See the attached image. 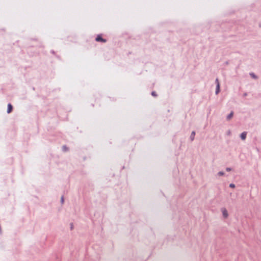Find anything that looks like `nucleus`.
<instances>
[{"mask_svg": "<svg viewBox=\"0 0 261 261\" xmlns=\"http://www.w3.org/2000/svg\"><path fill=\"white\" fill-rule=\"evenodd\" d=\"M96 41L97 42H106V40L103 39L101 36L98 35L96 38Z\"/></svg>", "mask_w": 261, "mask_h": 261, "instance_id": "f257e3e1", "label": "nucleus"}, {"mask_svg": "<svg viewBox=\"0 0 261 261\" xmlns=\"http://www.w3.org/2000/svg\"><path fill=\"white\" fill-rule=\"evenodd\" d=\"M222 212L223 216L225 218H227L228 217V212H227V210H226V208H222Z\"/></svg>", "mask_w": 261, "mask_h": 261, "instance_id": "f03ea898", "label": "nucleus"}, {"mask_svg": "<svg viewBox=\"0 0 261 261\" xmlns=\"http://www.w3.org/2000/svg\"><path fill=\"white\" fill-rule=\"evenodd\" d=\"M12 109H13L12 106L10 103H9L8 105L7 113H10L12 112Z\"/></svg>", "mask_w": 261, "mask_h": 261, "instance_id": "7ed1b4c3", "label": "nucleus"}, {"mask_svg": "<svg viewBox=\"0 0 261 261\" xmlns=\"http://www.w3.org/2000/svg\"><path fill=\"white\" fill-rule=\"evenodd\" d=\"M246 135H247V133L246 132L242 133L241 134V138L243 140H245L246 138Z\"/></svg>", "mask_w": 261, "mask_h": 261, "instance_id": "20e7f679", "label": "nucleus"}, {"mask_svg": "<svg viewBox=\"0 0 261 261\" xmlns=\"http://www.w3.org/2000/svg\"><path fill=\"white\" fill-rule=\"evenodd\" d=\"M220 91V84L219 82H218L216 87V93L218 94Z\"/></svg>", "mask_w": 261, "mask_h": 261, "instance_id": "39448f33", "label": "nucleus"}, {"mask_svg": "<svg viewBox=\"0 0 261 261\" xmlns=\"http://www.w3.org/2000/svg\"><path fill=\"white\" fill-rule=\"evenodd\" d=\"M233 113L231 112L230 114L227 116V119L230 120L233 116Z\"/></svg>", "mask_w": 261, "mask_h": 261, "instance_id": "423d86ee", "label": "nucleus"}, {"mask_svg": "<svg viewBox=\"0 0 261 261\" xmlns=\"http://www.w3.org/2000/svg\"><path fill=\"white\" fill-rule=\"evenodd\" d=\"M195 135V132H192L191 135V139L192 141H193L194 140Z\"/></svg>", "mask_w": 261, "mask_h": 261, "instance_id": "0eeeda50", "label": "nucleus"}, {"mask_svg": "<svg viewBox=\"0 0 261 261\" xmlns=\"http://www.w3.org/2000/svg\"><path fill=\"white\" fill-rule=\"evenodd\" d=\"M224 174V172H219L218 173V175H219V176H222V175H223Z\"/></svg>", "mask_w": 261, "mask_h": 261, "instance_id": "6e6552de", "label": "nucleus"}, {"mask_svg": "<svg viewBox=\"0 0 261 261\" xmlns=\"http://www.w3.org/2000/svg\"><path fill=\"white\" fill-rule=\"evenodd\" d=\"M229 187H231V188H234L235 187V185L233 184H230V185H229Z\"/></svg>", "mask_w": 261, "mask_h": 261, "instance_id": "1a4fd4ad", "label": "nucleus"}, {"mask_svg": "<svg viewBox=\"0 0 261 261\" xmlns=\"http://www.w3.org/2000/svg\"><path fill=\"white\" fill-rule=\"evenodd\" d=\"M63 149L64 150V151H67L68 150L67 148L65 146H64L63 147Z\"/></svg>", "mask_w": 261, "mask_h": 261, "instance_id": "9d476101", "label": "nucleus"}, {"mask_svg": "<svg viewBox=\"0 0 261 261\" xmlns=\"http://www.w3.org/2000/svg\"><path fill=\"white\" fill-rule=\"evenodd\" d=\"M250 75L253 77V78H256V76L253 74L251 73Z\"/></svg>", "mask_w": 261, "mask_h": 261, "instance_id": "9b49d317", "label": "nucleus"}, {"mask_svg": "<svg viewBox=\"0 0 261 261\" xmlns=\"http://www.w3.org/2000/svg\"><path fill=\"white\" fill-rule=\"evenodd\" d=\"M151 94L154 96H155L156 95V93L155 92H152Z\"/></svg>", "mask_w": 261, "mask_h": 261, "instance_id": "f8f14e48", "label": "nucleus"}, {"mask_svg": "<svg viewBox=\"0 0 261 261\" xmlns=\"http://www.w3.org/2000/svg\"><path fill=\"white\" fill-rule=\"evenodd\" d=\"M61 202H62V203L64 202V197H63V196H62L61 197Z\"/></svg>", "mask_w": 261, "mask_h": 261, "instance_id": "ddd939ff", "label": "nucleus"}, {"mask_svg": "<svg viewBox=\"0 0 261 261\" xmlns=\"http://www.w3.org/2000/svg\"><path fill=\"white\" fill-rule=\"evenodd\" d=\"M230 170H231V169H230V168H226V171H230Z\"/></svg>", "mask_w": 261, "mask_h": 261, "instance_id": "4468645a", "label": "nucleus"}, {"mask_svg": "<svg viewBox=\"0 0 261 261\" xmlns=\"http://www.w3.org/2000/svg\"><path fill=\"white\" fill-rule=\"evenodd\" d=\"M216 83H217V84L218 83V82H219V81H218V79H217L216 80Z\"/></svg>", "mask_w": 261, "mask_h": 261, "instance_id": "2eb2a0df", "label": "nucleus"}, {"mask_svg": "<svg viewBox=\"0 0 261 261\" xmlns=\"http://www.w3.org/2000/svg\"><path fill=\"white\" fill-rule=\"evenodd\" d=\"M72 226H73V225H72V224H71V229H72Z\"/></svg>", "mask_w": 261, "mask_h": 261, "instance_id": "dca6fc26", "label": "nucleus"}, {"mask_svg": "<svg viewBox=\"0 0 261 261\" xmlns=\"http://www.w3.org/2000/svg\"><path fill=\"white\" fill-rule=\"evenodd\" d=\"M259 27H261V24L259 25Z\"/></svg>", "mask_w": 261, "mask_h": 261, "instance_id": "f3484780", "label": "nucleus"}]
</instances>
